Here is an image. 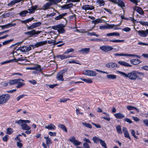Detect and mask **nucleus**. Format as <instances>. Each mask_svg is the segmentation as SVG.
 Here are the masks:
<instances>
[{
  "instance_id": "obj_1",
  "label": "nucleus",
  "mask_w": 148,
  "mask_h": 148,
  "mask_svg": "<svg viewBox=\"0 0 148 148\" xmlns=\"http://www.w3.org/2000/svg\"><path fill=\"white\" fill-rule=\"evenodd\" d=\"M117 72L124 77L129 78L130 79L136 80L138 77L136 74V71H133L127 74L121 71H118Z\"/></svg>"
},
{
  "instance_id": "obj_2",
  "label": "nucleus",
  "mask_w": 148,
  "mask_h": 148,
  "mask_svg": "<svg viewBox=\"0 0 148 148\" xmlns=\"http://www.w3.org/2000/svg\"><path fill=\"white\" fill-rule=\"evenodd\" d=\"M41 32V31H36L35 29H33L31 31L25 32L24 34L29 37H35L37 36L38 34Z\"/></svg>"
},
{
  "instance_id": "obj_3",
  "label": "nucleus",
  "mask_w": 148,
  "mask_h": 148,
  "mask_svg": "<svg viewBox=\"0 0 148 148\" xmlns=\"http://www.w3.org/2000/svg\"><path fill=\"white\" fill-rule=\"evenodd\" d=\"M10 95L8 94H3L0 95V105L6 103L10 99Z\"/></svg>"
},
{
  "instance_id": "obj_4",
  "label": "nucleus",
  "mask_w": 148,
  "mask_h": 148,
  "mask_svg": "<svg viewBox=\"0 0 148 148\" xmlns=\"http://www.w3.org/2000/svg\"><path fill=\"white\" fill-rule=\"evenodd\" d=\"M67 68H65L58 73L57 75L56 78L58 80L62 81L64 80L63 76L64 73L67 71Z\"/></svg>"
},
{
  "instance_id": "obj_5",
  "label": "nucleus",
  "mask_w": 148,
  "mask_h": 148,
  "mask_svg": "<svg viewBox=\"0 0 148 148\" xmlns=\"http://www.w3.org/2000/svg\"><path fill=\"white\" fill-rule=\"evenodd\" d=\"M47 43V41H40L37 42L35 45H30L29 46H30L31 47H32L33 49L36 47H38L45 45Z\"/></svg>"
},
{
  "instance_id": "obj_6",
  "label": "nucleus",
  "mask_w": 148,
  "mask_h": 148,
  "mask_svg": "<svg viewBox=\"0 0 148 148\" xmlns=\"http://www.w3.org/2000/svg\"><path fill=\"white\" fill-rule=\"evenodd\" d=\"M100 49L103 51L107 52L112 50L113 48L110 46L104 45L100 47Z\"/></svg>"
},
{
  "instance_id": "obj_7",
  "label": "nucleus",
  "mask_w": 148,
  "mask_h": 148,
  "mask_svg": "<svg viewBox=\"0 0 148 148\" xmlns=\"http://www.w3.org/2000/svg\"><path fill=\"white\" fill-rule=\"evenodd\" d=\"M41 24V23L40 22H38L32 24L30 26H27V29L28 30L33 29L36 27L40 26Z\"/></svg>"
},
{
  "instance_id": "obj_8",
  "label": "nucleus",
  "mask_w": 148,
  "mask_h": 148,
  "mask_svg": "<svg viewBox=\"0 0 148 148\" xmlns=\"http://www.w3.org/2000/svg\"><path fill=\"white\" fill-rule=\"evenodd\" d=\"M31 50V47L30 46L20 47L18 48V49H17L18 50H20L21 52H28Z\"/></svg>"
},
{
  "instance_id": "obj_9",
  "label": "nucleus",
  "mask_w": 148,
  "mask_h": 148,
  "mask_svg": "<svg viewBox=\"0 0 148 148\" xmlns=\"http://www.w3.org/2000/svg\"><path fill=\"white\" fill-rule=\"evenodd\" d=\"M84 74L89 76H94L97 75V73L94 71L90 70H86L84 72Z\"/></svg>"
},
{
  "instance_id": "obj_10",
  "label": "nucleus",
  "mask_w": 148,
  "mask_h": 148,
  "mask_svg": "<svg viewBox=\"0 0 148 148\" xmlns=\"http://www.w3.org/2000/svg\"><path fill=\"white\" fill-rule=\"evenodd\" d=\"M115 26V25L107 24L106 25H101L99 26V29H112Z\"/></svg>"
},
{
  "instance_id": "obj_11",
  "label": "nucleus",
  "mask_w": 148,
  "mask_h": 148,
  "mask_svg": "<svg viewBox=\"0 0 148 148\" xmlns=\"http://www.w3.org/2000/svg\"><path fill=\"white\" fill-rule=\"evenodd\" d=\"M20 81H24V80L22 79H15L13 80H10L9 81L8 83L10 85L17 84L18 82Z\"/></svg>"
},
{
  "instance_id": "obj_12",
  "label": "nucleus",
  "mask_w": 148,
  "mask_h": 148,
  "mask_svg": "<svg viewBox=\"0 0 148 148\" xmlns=\"http://www.w3.org/2000/svg\"><path fill=\"white\" fill-rule=\"evenodd\" d=\"M133 10L137 12L139 14L143 15L144 12L143 9L140 7L136 6L133 8Z\"/></svg>"
},
{
  "instance_id": "obj_13",
  "label": "nucleus",
  "mask_w": 148,
  "mask_h": 148,
  "mask_svg": "<svg viewBox=\"0 0 148 148\" xmlns=\"http://www.w3.org/2000/svg\"><path fill=\"white\" fill-rule=\"evenodd\" d=\"M83 10L86 11L87 10H92L94 9V7L91 5H84L82 7Z\"/></svg>"
},
{
  "instance_id": "obj_14",
  "label": "nucleus",
  "mask_w": 148,
  "mask_h": 148,
  "mask_svg": "<svg viewBox=\"0 0 148 148\" xmlns=\"http://www.w3.org/2000/svg\"><path fill=\"white\" fill-rule=\"evenodd\" d=\"M73 4L72 3L65 4L60 6V7L63 10H66L71 8L73 6Z\"/></svg>"
},
{
  "instance_id": "obj_15",
  "label": "nucleus",
  "mask_w": 148,
  "mask_h": 148,
  "mask_svg": "<svg viewBox=\"0 0 148 148\" xmlns=\"http://www.w3.org/2000/svg\"><path fill=\"white\" fill-rule=\"evenodd\" d=\"M43 68H41L40 65L37 64L36 66L33 67V70H36V73H39L42 71Z\"/></svg>"
},
{
  "instance_id": "obj_16",
  "label": "nucleus",
  "mask_w": 148,
  "mask_h": 148,
  "mask_svg": "<svg viewBox=\"0 0 148 148\" xmlns=\"http://www.w3.org/2000/svg\"><path fill=\"white\" fill-rule=\"evenodd\" d=\"M106 66L110 68H113L115 67H119V66L115 63L114 62H110L106 64Z\"/></svg>"
},
{
  "instance_id": "obj_17",
  "label": "nucleus",
  "mask_w": 148,
  "mask_h": 148,
  "mask_svg": "<svg viewBox=\"0 0 148 148\" xmlns=\"http://www.w3.org/2000/svg\"><path fill=\"white\" fill-rule=\"evenodd\" d=\"M118 63L121 66L126 67H132V65L129 63L124 61H119Z\"/></svg>"
},
{
  "instance_id": "obj_18",
  "label": "nucleus",
  "mask_w": 148,
  "mask_h": 148,
  "mask_svg": "<svg viewBox=\"0 0 148 148\" xmlns=\"http://www.w3.org/2000/svg\"><path fill=\"white\" fill-rule=\"evenodd\" d=\"M53 5L51 1L49 0V2L46 3L43 6L42 9L44 10H47L51 5Z\"/></svg>"
},
{
  "instance_id": "obj_19",
  "label": "nucleus",
  "mask_w": 148,
  "mask_h": 148,
  "mask_svg": "<svg viewBox=\"0 0 148 148\" xmlns=\"http://www.w3.org/2000/svg\"><path fill=\"white\" fill-rule=\"evenodd\" d=\"M38 7V6L36 5L31 6L30 8L28 9V10L29 11V13L30 14L34 13Z\"/></svg>"
},
{
  "instance_id": "obj_20",
  "label": "nucleus",
  "mask_w": 148,
  "mask_h": 148,
  "mask_svg": "<svg viewBox=\"0 0 148 148\" xmlns=\"http://www.w3.org/2000/svg\"><path fill=\"white\" fill-rule=\"evenodd\" d=\"M22 0H13L10 2L8 5V6L12 7L13 5H15L16 3H19Z\"/></svg>"
},
{
  "instance_id": "obj_21",
  "label": "nucleus",
  "mask_w": 148,
  "mask_h": 148,
  "mask_svg": "<svg viewBox=\"0 0 148 148\" xmlns=\"http://www.w3.org/2000/svg\"><path fill=\"white\" fill-rule=\"evenodd\" d=\"M46 129L48 130H55L56 129V127L55 125L52 124L50 123L48 125L45 126V127Z\"/></svg>"
},
{
  "instance_id": "obj_22",
  "label": "nucleus",
  "mask_w": 148,
  "mask_h": 148,
  "mask_svg": "<svg viewBox=\"0 0 148 148\" xmlns=\"http://www.w3.org/2000/svg\"><path fill=\"white\" fill-rule=\"evenodd\" d=\"M130 62L132 64L134 65H138L141 62V61L137 59L131 60H130Z\"/></svg>"
},
{
  "instance_id": "obj_23",
  "label": "nucleus",
  "mask_w": 148,
  "mask_h": 148,
  "mask_svg": "<svg viewBox=\"0 0 148 148\" xmlns=\"http://www.w3.org/2000/svg\"><path fill=\"white\" fill-rule=\"evenodd\" d=\"M138 34L141 37H146L147 36V33H146V30L144 31L143 30H139L138 32Z\"/></svg>"
},
{
  "instance_id": "obj_24",
  "label": "nucleus",
  "mask_w": 148,
  "mask_h": 148,
  "mask_svg": "<svg viewBox=\"0 0 148 148\" xmlns=\"http://www.w3.org/2000/svg\"><path fill=\"white\" fill-rule=\"evenodd\" d=\"M90 40L91 41H107L108 40L106 38H103L101 39L94 38L90 39Z\"/></svg>"
},
{
  "instance_id": "obj_25",
  "label": "nucleus",
  "mask_w": 148,
  "mask_h": 148,
  "mask_svg": "<svg viewBox=\"0 0 148 148\" xmlns=\"http://www.w3.org/2000/svg\"><path fill=\"white\" fill-rule=\"evenodd\" d=\"M114 116L117 119H121L124 117V116L121 113L119 112L114 114Z\"/></svg>"
},
{
  "instance_id": "obj_26",
  "label": "nucleus",
  "mask_w": 148,
  "mask_h": 148,
  "mask_svg": "<svg viewBox=\"0 0 148 148\" xmlns=\"http://www.w3.org/2000/svg\"><path fill=\"white\" fill-rule=\"evenodd\" d=\"M66 13H65L62 14H59L58 16H56L55 19L56 20H59L62 18H63V17L65 16H66L67 14Z\"/></svg>"
},
{
  "instance_id": "obj_27",
  "label": "nucleus",
  "mask_w": 148,
  "mask_h": 148,
  "mask_svg": "<svg viewBox=\"0 0 148 148\" xmlns=\"http://www.w3.org/2000/svg\"><path fill=\"white\" fill-rule=\"evenodd\" d=\"M89 48H84L80 50L79 52L82 53H88L90 51Z\"/></svg>"
},
{
  "instance_id": "obj_28",
  "label": "nucleus",
  "mask_w": 148,
  "mask_h": 148,
  "mask_svg": "<svg viewBox=\"0 0 148 148\" xmlns=\"http://www.w3.org/2000/svg\"><path fill=\"white\" fill-rule=\"evenodd\" d=\"M34 19V18L33 17H32L25 20H21V22L22 23L26 24L27 23L30 22Z\"/></svg>"
},
{
  "instance_id": "obj_29",
  "label": "nucleus",
  "mask_w": 148,
  "mask_h": 148,
  "mask_svg": "<svg viewBox=\"0 0 148 148\" xmlns=\"http://www.w3.org/2000/svg\"><path fill=\"white\" fill-rule=\"evenodd\" d=\"M29 13L28 11L27 10L22 11L19 13V14L21 17H24L26 16V14Z\"/></svg>"
},
{
  "instance_id": "obj_30",
  "label": "nucleus",
  "mask_w": 148,
  "mask_h": 148,
  "mask_svg": "<svg viewBox=\"0 0 148 148\" xmlns=\"http://www.w3.org/2000/svg\"><path fill=\"white\" fill-rule=\"evenodd\" d=\"M44 138L46 140V143L47 146H49V145L51 144L52 141L49 138V136L47 137H44Z\"/></svg>"
},
{
  "instance_id": "obj_31",
  "label": "nucleus",
  "mask_w": 148,
  "mask_h": 148,
  "mask_svg": "<svg viewBox=\"0 0 148 148\" xmlns=\"http://www.w3.org/2000/svg\"><path fill=\"white\" fill-rule=\"evenodd\" d=\"M58 58H60L61 60H63L65 58H67L71 57L69 55L65 56L64 55H58L56 56Z\"/></svg>"
},
{
  "instance_id": "obj_32",
  "label": "nucleus",
  "mask_w": 148,
  "mask_h": 148,
  "mask_svg": "<svg viewBox=\"0 0 148 148\" xmlns=\"http://www.w3.org/2000/svg\"><path fill=\"white\" fill-rule=\"evenodd\" d=\"M120 34L117 32H114L112 33H109L107 34L106 36H119Z\"/></svg>"
},
{
  "instance_id": "obj_33",
  "label": "nucleus",
  "mask_w": 148,
  "mask_h": 148,
  "mask_svg": "<svg viewBox=\"0 0 148 148\" xmlns=\"http://www.w3.org/2000/svg\"><path fill=\"white\" fill-rule=\"evenodd\" d=\"M58 127L66 132H67V128L64 125L60 124L58 125Z\"/></svg>"
},
{
  "instance_id": "obj_34",
  "label": "nucleus",
  "mask_w": 148,
  "mask_h": 148,
  "mask_svg": "<svg viewBox=\"0 0 148 148\" xmlns=\"http://www.w3.org/2000/svg\"><path fill=\"white\" fill-rule=\"evenodd\" d=\"M117 4L121 8L125 7L124 3L123 2V0H117Z\"/></svg>"
},
{
  "instance_id": "obj_35",
  "label": "nucleus",
  "mask_w": 148,
  "mask_h": 148,
  "mask_svg": "<svg viewBox=\"0 0 148 148\" xmlns=\"http://www.w3.org/2000/svg\"><path fill=\"white\" fill-rule=\"evenodd\" d=\"M21 127L22 129L24 130L31 129V127L26 123H24L22 125Z\"/></svg>"
},
{
  "instance_id": "obj_36",
  "label": "nucleus",
  "mask_w": 148,
  "mask_h": 148,
  "mask_svg": "<svg viewBox=\"0 0 148 148\" xmlns=\"http://www.w3.org/2000/svg\"><path fill=\"white\" fill-rule=\"evenodd\" d=\"M107 78L109 79H114L116 78V76L114 75L110 74L107 75Z\"/></svg>"
},
{
  "instance_id": "obj_37",
  "label": "nucleus",
  "mask_w": 148,
  "mask_h": 148,
  "mask_svg": "<svg viewBox=\"0 0 148 148\" xmlns=\"http://www.w3.org/2000/svg\"><path fill=\"white\" fill-rule=\"evenodd\" d=\"M16 61V59H14L12 60H8L5 61L3 62H2L1 63V65H3L5 64L8 63H10L13 62H14Z\"/></svg>"
},
{
  "instance_id": "obj_38",
  "label": "nucleus",
  "mask_w": 148,
  "mask_h": 148,
  "mask_svg": "<svg viewBox=\"0 0 148 148\" xmlns=\"http://www.w3.org/2000/svg\"><path fill=\"white\" fill-rule=\"evenodd\" d=\"M92 140L95 143H97L100 142L102 139H100L99 137L96 136H95L93 137L92 138Z\"/></svg>"
},
{
  "instance_id": "obj_39",
  "label": "nucleus",
  "mask_w": 148,
  "mask_h": 148,
  "mask_svg": "<svg viewBox=\"0 0 148 148\" xmlns=\"http://www.w3.org/2000/svg\"><path fill=\"white\" fill-rule=\"evenodd\" d=\"M108 41H109L110 42H113L115 43H119L121 42H123L124 41V40H120L118 39H115V40H108Z\"/></svg>"
},
{
  "instance_id": "obj_40",
  "label": "nucleus",
  "mask_w": 148,
  "mask_h": 148,
  "mask_svg": "<svg viewBox=\"0 0 148 148\" xmlns=\"http://www.w3.org/2000/svg\"><path fill=\"white\" fill-rule=\"evenodd\" d=\"M97 3L100 5V6H104L105 4V2L103 0H97Z\"/></svg>"
},
{
  "instance_id": "obj_41",
  "label": "nucleus",
  "mask_w": 148,
  "mask_h": 148,
  "mask_svg": "<svg viewBox=\"0 0 148 148\" xmlns=\"http://www.w3.org/2000/svg\"><path fill=\"white\" fill-rule=\"evenodd\" d=\"M87 35L91 36H94L97 37H98L99 36V35L96 34L95 32L90 33L89 32H87Z\"/></svg>"
},
{
  "instance_id": "obj_42",
  "label": "nucleus",
  "mask_w": 148,
  "mask_h": 148,
  "mask_svg": "<svg viewBox=\"0 0 148 148\" xmlns=\"http://www.w3.org/2000/svg\"><path fill=\"white\" fill-rule=\"evenodd\" d=\"M80 79L82 80V81L87 83H92V81L90 79H86L82 78H80Z\"/></svg>"
},
{
  "instance_id": "obj_43",
  "label": "nucleus",
  "mask_w": 148,
  "mask_h": 148,
  "mask_svg": "<svg viewBox=\"0 0 148 148\" xmlns=\"http://www.w3.org/2000/svg\"><path fill=\"white\" fill-rule=\"evenodd\" d=\"M127 108L129 110H136L138 112H139V111L137 108L132 106H127Z\"/></svg>"
},
{
  "instance_id": "obj_44",
  "label": "nucleus",
  "mask_w": 148,
  "mask_h": 148,
  "mask_svg": "<svg viewBox=\"0 0 148 148\" xmlns=\"http://www.w3.org/2000/svg\"><path fill=\"white\" fill-rule=\"evenodd\" d=\"M15 123H17L20 125L21 127L22 125L24 124L23 120L22 119H20L18 121H16L15 122Z\"/></svg>"
},
{
  "instance_id": "obj_45",
  "label": "nucleus",
  "mask_w": 148,
  "mask_h": 148,
  "mask_svg": "<svg viewBox=\"0 0 148 148\" xmlns=\"http://www.w3.org/2000/svg\"><path fill=\"white\" fill-rule=\"evenodd\" d=\"M13 132V130L10 127H8L6 129V134H10Z\"/></svg>"
},
{
  "instance_id": "obj_46",
  "label": "nucleus",
  "mask_w": 148,
  "mask_h": 148,
  "mask_svg": "<svg viewBox=\"0 0 148 148\" xmlns=\"http://www.w3.org/2000/svg\"><path fill=\"white\" fill-rule=\"evenodd\" d=\"M23 81H20L18 82V84L17 85L16 87L18 88H20L25 85V84L22 83Z\"/></svg>"
},
{
  "instance_id": "obj_47",
  "label": "nucleus",
  "mask_w": 148,
  "mask_h": 148,
  "mask_svg": "<svg viewBox=\"0 0 148 148\" xmlns=\"http://www.w3.org/2000/svg\"><path fill=\"white\" fill-rule=\"evenodd\" d=\"M116 128L117 132L119 134H121L122 133V132L120 125H119L117 126Z\"/></svg>"
},
{
  "instance_id": "obj_48",
  "label": "nucleus",
  "mask_w": 148,
  "mask_h": 148,
  "mask_svg": "<svg viewBox=\"0 0 148 148\" xmlns=\"http://www.w3.org/2000/svg\"><path fill=\"white\" fill-rule=\"evenodd\" d=\"M52 5H55L60 2L62 0H50Z\"/></svg>"
},
{
  "instance_id": "obj_49",
  "label": "nucleus",
  "mask_w": 148,
  "mask_h": 148,
  "mask_svg": "<svg viewBox=\"0 0 148 148\" xmlns=\"http://www.w3.org/2000/svg\"><path fill=\"white\" fill-rule=\"evenodd\" d=\"M126 56H128L130 57H135L136 58H140V56L136 55V54H126Z\"/></svg>"
},
{
  "instance_id": "obj_50",
  "label": "nucleus",
  "mask_w": 148,
  "mask_h": 148,
  "mask_svg": "<svg viewBox=\"0 0 148 148\" xmlns=\"http://www.w3.org/2000/svg\"><path fill=\"white\" fill-rule=\"evenodd\" d=\"M101 145L104 148H107L106 146V144L105 141L102 140L100 142Z\"/></svg>"
},
{
  "instance_id": "obj_51",
  "label": "nucleus",
  "mask_w": 148,
  "mask_h": 148,
  "mask_svg": "<svg viewBox=\"0 0 148 148\" xmlns=\"http://www.w3.org/2000/svg\"><path fill=\"white\" fill-rule=\"evenodd\" d=\"M82 124L84 125L85 126V127H87L91 128H92V126L89 123H82Z\"/></svg>"
},
{
  "instance_id": "obj_52",
  "label": "nucleus",
  "mask_w": 148,
  "mask_h": 148,
  "mask_svg": "<svg viewBox=\"0 0 148 148\" xmlns=\"http://www.w3.org/2000/svg\"><path fill=\"white\" fill-rule=\"evenodd\" d=\"M74 51V49H72V48L69 49L64 52V54H68L70 52H72L73 51Z\"/></svg>"
},
{
  "instance_id": "obj_53",
  "label": "nucleus",
  "mask_w": 148,
  "mask_h": 148,
  "mask_svg": "<svg viewBox=\"0 0 148 148\" xmlns=\"http://www.w3.org/2000/svg\"><path fill=\"white\" fill-rule=\"evenodd\" d=\"M26 95H21L18 96L16 98V101H18L20 99L24 97L25 96H26Z\"/></svg>"
},
{
  "instance_id": "obj_54",
  "label": "nucleus",
  "mask_w": 148,
  "mask_h": 148,
  "mask_svg": "<svg viewBox=\"0 0 148 148\" xmlns=\"http://www.w3.org/2000/svg\"><path fill=\"white\" fill-rule=\"evenodd\" d=\"M131 134H132V136H133L134 138L138 139V137L136 136L135 135V132L134 130L132 129L131 130Z\"/></svg>"
},
{
  "instance_id": "obj_55",
  "label": "nucleus",
  "mask_w": 148,
  "mask_h": 148,
  "mask_svg": "<svg viewBox=\"0 0 148 148\" xmlns=\"http://www.w3.org/2000/svg\"><path fill=\"white\" fill-rule=\"evenodd\" d=\"M58 31L59 33H63L65 32L64 29L62 27H59L58 29Z\"/></svg>"
},
{
  "instance_id": "obj_56",
  "label": "nucleus",
  "mask_w": 148,
  "mask_h": 148,
  "mask_svg": "<svg viewBox=\"0 0 148 148\" xmlns=\"http://www.w3.org/2000/svg\"><path fill=\"white\" fill-rule=\"evenodd\" d=\"M13 40V39H10V40L5 41L2 43V44L3 45H5L6 44L9 43V42H12Z\"/></svg>"
},
{
  "instance_id": "obj_57",
  "label": "nucleus",
  "mask_w": 148,
  "mask_h": 148,
  "mask_svg": "<svg viewBox=\"0 0 148 148\" xmlns=\"http://www.w3.org/2000/svg\"><path fill=\"white\" fill-rule=\"evenodd\" d=\"M69 141L72 143H73L76 140L74 136H72L68 139Z\"/></svg>"
},
{
  "instance_id": "obj_58",
  "label": "nucleus",
  "mask_w": 148,
  "mask_h": 148,
  "mask_svg": "<svg viewBox=\"0 0 148 148\" xmlns=\"http://www.w3.org/2000/svg\"><path fill=\"white\" fill-rule=\"evenodd\" d=\"M81 143V142H80L76 140L73 143V144L75 146L80 145Z\"/></svg>"
},
{
  "instance_id": "obj_59",
  "label": "nucleus",
  "mask_w": 148,
  "mask_h": 148,
  "mask_svg": "<svg viewBox=\"0 0 148 148\" xmlns=\"http://www.w3.org/2000/svg\"><path fill=\"white\" fill-rule=\"evenodd\" d=\"M16 25V23H14L12 24V23H9L7 24H6L7 28L10 27L12 26H14Z\"/></svg>"
},
{
  "instance_id": "obj_60",
  "label": "nucleus",
  "mask_w": 148,
  "mask_h": 148,
  "mask_svg": "<svg viewBox=\"0 0 148 148\" xmlns=\"http://www.w3.org/2000/svg\"><path fill=\"white\" fill-rule=\"evenodd\" d=\"M102 22V20L101 19H97L94 21V23L95 24L101 23Z\"/></svg>"
},
{
  "instance_id": "obj_61",
  "label": "nucleus",
  "mask_w": 148,
  "mask_h": 148,
  "mask_svg": "<svg viewBox=\"0 0 148 148\" xmlns=\"http://www.w3.org/2000/svg\"><path fill=\"white\" fill-rule=\"evenodd\" d=\"M9 137V136L8 135H6L4 137H3L2 139L3 141L5 142H6L8 141Z\"/></svg>"
},
{
  "instance_id": "obj_62",
  "label": "nucleus",
  "mask_w": 148,
  "mask_h": 148,
  "mask_svg": "<svg viewBox=\"0 0 148 148\" xmlns=\"http://www.w3.org/2000/svg\"><path fill=\"white\" fill-rule=\"evenodd\" d=\"M122 30L125 32H129L131 30V29L128 27H125L122 29Z\"/></svg>"
},
{
  "instance_id": "obj_63",
  "label": "nucleus",
  "mask_w": 148,
  "mask_h": 148,
  "mask_svg": "<svg viewBox=\"0 0 148 148\" xmlns=\"http://www.w3.org/2000/svg\"><path fill=\"white\" fill-rule=\"evenodd\" d=\"M124 121L129 123H132V121L130 119L128 118H125L124 119Z\"/></svg>"
},
{
  "instance_id": "obj_64",
  "label": "nucleus",
  "mask_w": 148,
  "mask_h": 148,
  "mask_svg": "<svg viewBox=\"0 0 148 148\" xmlns=\"http://www.w3.org/2000/svg\"><path fill=\"white\" fill-rule=\"evenodd\" d=\"M83 146L84 148H90L89 145L86 143H84Z\"/></svg>"
}]
</instances>
